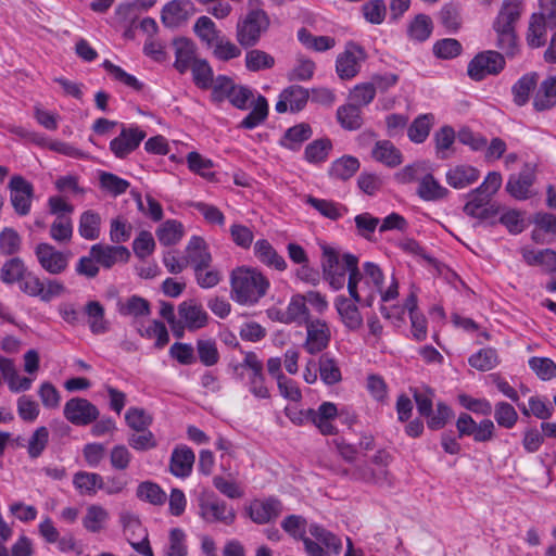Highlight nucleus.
Listing matches in <instances>:
<instances>
[{"instance_id": "64", "label": "nucleus", "mask_w": 556, "mask_h": 556, "mask_svg": "<svg viewBox=\"0 0 556 556\" xmlns=\"http://www.w3.org/2000/svg\"><path fill=\"white\" fill-rule=\"evenodd\" d=\"M494 418L500 427L510 429L516 425L518 414L509 403L498 402L494 407Z\"/></svg>"}, {"instance_id": "4", "label": "nucleus", "mask_w": 556, "mask_h": 556, "mask_svg": "<svg viewBox=\"0 0 556 556\" xmlns=\"http://www.w3.org/2000/svg\"><path fill=\"white\" fill-rule=\"evenodd\" d=\"M270 21L262 9H251L240 18L236 27V38L240 46L250 48L255 46L262 35L267 31Z\"/></svg>"}, {"instance_id": "25", "label": "nucleus", "mask_w": 556, "mask_h": 556, "mask_svg": "<svg viewBox=\"0 0 556 556\" xmlns=\"http://www.w3.org/2000/svg\"><path fill=\"white\" fill-rule=\"evenodd\" d=\"M85 314L93 334H102L109 331L110 323L105 319L104 307L99 301H89L85 305Z\"/></svg>"}, {"instance_id": "8", "label": "nucleus", "mask_w": 556, "mask_h": 556, "mask_svg": "<svg viewBox=\"0 0 556 556\" xmlns=\"http://www.w3.org/2000/svg\"><path fill=\"white\" fill-rule=\"evenodd\" d=\"M249 369V391L257 399H269L270 392L265 383L263 363L254 352H247L243 362L235 366V370Z\"/></svg>"}, {"instance_id": "53", "label": "nucleus", "mask_w": 556, "mask_h": 556, "mask_svg": "<svg viewBox=\"0 0 556 556\" xmlns=\"http://www.w3.org/2000/svg\"><path fill=\"white\" fill-rule=\"evenodd\" d=\"M275 65V59L269 53L253 49L245 54V67L250 72H258L271 68Z\"/></svg>"}, {"instance_id": "17", "label": "nucleus", "mask_w": 556, "mask_h": 556, "mask_svg": "<svg viewBox=\"0 0 556 556\" xmlns=\"http://www.w3.org/2000/svg\"><path fill=\"white\" fill-rule=\"evenodd\" d=\"M363 56L361 47L350 43L345 51L338 55L336 71L341 79H351L359 72V61Z\"/></svg>"}, {"instance_id": "60", "label": "nucleus", "mask_w": 556, "mask_h": 556, "mask_svg": "<svg viewBox=\"0 0 556 556\" xmlns=\"http://www.w3.org/2000/svg\"><path fill=\"white\" fill-rule=\"evenodd\" d=\"M528 364L541 380L547 381L556 377V364L548 357L533 356Z\"/></svg>"}, {"instance_id": "32", "label": "nucleus", "mask_w": 556, "mask_h": 556, "mask_svg": "<svg viewBox=\"0 0 556 556\" xmlns=\"http://www.w3.org/2000/svg\"><path fill=\"white\" fill-rule=\"evenodd\" d=\"M417 194L425 201H438L447 197L448 190L431 174H425L419 181Z\"/></svg>"}, {"instance_id": "42", "label": "nucleus", "mask_w": 556, "mask_h": 556, "mask_svg": "<svg viewBox=\"0 0 556 556\" xmlns=\"http://www.w3.org/2000/svg\"><path fill=\"white\" fill-rule=\"evenodd\" d=\"M337 118L340 125L348 130H356L363 125L361 108L351 102L338 108Z\"/></svg>"}, {"instance_id": "36", "label": "nucleus", "mask_w": 556, "mask_h": 556, "mask_svg": "<svg viewBox=\"0 0 556 556\" xmlns=\"http://www.w3.org/2000/svg\"><path fill=\"white\" fill-rule=\"evenodd\" d=\"M522 256L527 264L531 266H541L546 271L556 270V252L554 250L534 251L525 249Z\"/></svg>"}, {"instance_id": "52", "label": "nucleus", "mask_w": 556, "mask_h": 556, "mask_svg": "<svg viewBox=\"0 0 556 556\" xmlns=\"http://www.w3.org/2000/svg\"><path fill=\"white\" fill-rule=\"evenodd\" d=\"M186 534L184 530L174 528L169 531L168 542L164 547L163 556H187Z\"/></svg>"}, {"instance_id": "19", "label": "nucleus", "mask_w": 556, "mask_h": 556, "mask_svg": "<svg viewBox=\"0 0 556 556\" xmlns=\"http://www.w3.org/2000/svg\"><path fill=\"white\" fill-rule=\"evenodd\" d=\"M195 9L190 0H173L162 10V22L172 28L178 27L185 23Z\"/></svg>"}, {"instance_id": "11", "label": "nucleus", "mask_w": 556, "mask_h": 556, "mask_svg": "<svg viewBox=\"0 0 556 556\" xmlns=\"http://www.w3.org/2000/svg\"><path fill=\"white\" fill-rule=\"evenodd\" d=\"M200 516L207 522L229 526L236 519V511L224 501L207 497L200 501Z\"/></svg>"}, {"instance_id": "7", "label": "nucleus", "mask_w": 556, "mask_h": 556, "mask_svg": "<svg viewBox=\"0 0 556 556\" xmlns=\"http://www.w3.org/2000/svg\"><path fill=\"white\" fill-rule=\"evenodd\" d=\"M505 67L504 56L493 50L478 53L468 64L467 73L476 81L496 75Z\"/></svg>"}, {"instance_id": "49", "label": "nucleus", "mask_w": 556, "mask_h": 556, "mask_svg": "<svg viewBox=\"0 0 556 556\" xmlns=\"http://www.w3.org/2000/svg\"><path fill=\"white\" fill-rule=\"evenodd\" d=\"M433 29L430 16L418 14L408 25V36L412 40L422 42L427 40Z\"/></svg>"}, {"instance_id": "2", "label": "nucleus", "mask_w": 556, "mask_h": 556, "mask_svg": "<svg viewBox=\"0 0 556 556\" xmlns=\"http://www.w3.org/2000/svg\"><path fill=\"white\" fill-rule=\"evenodd\" d=\"M268 279L257 269L238 267L230 274L231 298L239 304H256L269 289Z\"/></svg>"}, {"instance_id": "58", "label": "nucleus", "mask_w": 556, "mask_h": 556, "mask_svg": "<svg viewBox=\"0 0 556 556\" xmlns=\"http://www.w3.org/2000/svg\"><path fill=\"white\" fill-rule=\"evenodd\" d=\"M211 87L212 100L216 103H220L226 99H230L232 92L236 91L238 85H236L231 78L224 75H219L215 78Z\"/></svg>"}, {"instance_id": "39", "label": "nucleus", "mask_w": 556, "mask_h": 556, "mask_svg": "<svg viewBox=\"0 0 556 556\" xmlns=\"http://www.w3.org/2000/svg\"><path fill=\"white\" fill-rule=\"evenodd\" d=\"M101 217L92 211H85L79 217L78 232L86 240H97L100 237Z\"/></svg>"}, {"instance_id": "55", "label": "nucleus", "mask_w": 556, "mask_h": 556, "mask_svg": "<svg viewBox=\"0 0 556 556\" xmlns=\"http://www.w3.org/2000/svg\"><path fill=\"white\" fill-rule=\"evenodd\" d=\"M118 312L124 316L141 317L151 313L149 302L138 295H132L119 304Z\"/></svg>"}, {"instance_id": "28", "label": "nucleus", "mask_w": 556, "mask_h": 556, "mask_svg": "<svg viewBox=\"0 0 556 556\" xmlns=\"http://www.w3.org/2000/svg\"><path fill=\"white\" fill-rule=\"evenodd\" d=\"M556 105V77L543 80L534 96L533 106L536 111H545Z\"/></svg>"}, {"instance_id": "29", "label": "nucleus", "mask_w": 556, "mask_h": 556, "mask_svg": "<svg viewBox=\"0 0 556 556\" xmlns=\"http://www.w3.org/2000/svg\"><path fill=\"white\" fill-rule=\"evenodd\" d=\"M371 156L388 167H395L403 161L400 150L389 140L377 141Z\"/></svg>"}, {"instance_id": "63", "label": "nucleus", "mask_w": 556, "mask_h": 556, "mask_svg": "<svg viewBox=\"0 0 556 556\" xmlns=\"http://www.w3.org/2000/svg\"><path fill=\"white\" fill-rule=\"evenodd\" d=\"M463 51V47L457 39L445 38L438 40L433 45V53L442 60H450L458 56Z\"/></svg>"}, {"instance_id": "40", "label": "nucleus", "mask_w": 556, "mask_h": 556, "mask_svg": "<svg viewBox=\"0 0 556 556\" xmlns=\"http://www.w3.org/2000/svg\"><path fill=\"white\" fill-rule=\"evenodd\" d=\"M311 535L316 540L315 542L321 547L323 544L327 551H325L329 556L330 553L339 554L342 547L341 540L334 535L332 532L327 529L313 523L308 529Z\"/></svg>"}, {"instance_id": "44", "label": "nucleus", "mask_w": 556, "mask_h": 556, "mask_svg": "<svg viewBox=\"0 0 556 556\" xmlns=\"http://www.w3.org/2000/svg\"><path fill=\"white\" fill-rule=\"evenodd\" d=\"M547 27H549L547 21L531 15L527 31V42L531 48H540L545 45Z\"/></svg>"}, {"instance_id": "35", "label": "nucleus", "mask_w": 556, "mask_h": 556, "mask_svg": "<svg viewBox=\"0 0 556 556\" xmlns=\"http://www.w3.org/2000/svg\"><path fill=\"white\" fill-rule=\"evenodd\" d=\"M539 75L534 72L525 74L513 86L511 92L514 102L518 106H523L528 101L531 92L538 86Z\"/></svg>"}, {"instance_id": "59", "label": "nucleus", "mask_w": 556, "mask_h": 556, "mask_svg": "<svg viewBox=\"0 0 556 556\" xmlns=\"http://www.w3.org/2000/svg\"><path fill=\"white\" fill-rule=\"evenodd\" d=\"M137 496L153 505H161L166 500V493L154 482H141L137 488Z\"/></svg>"}, {"instance_id": "21", "label": "nucleus", "mask_w": 556, "mask_h": 556, "mask_svg": "<svg viewBox=\"0 0 556 556\" xmlns=\"http://www.w3.org/2000/svg\"><path fill=\"white\" fill-rule=\"evenodd\" d=\"M195 455L187 445L176 446L170 455L169 471L177 478H187L191 475Z\"/></svg>"}, {"instance_id": "45", "label": "nucleus", "mask_w": 556, "mask_h": 556, "mask_svg": "<svg viewBox=\"0 0 556 556\" xmlns=\"http://www.w3.org/2000/svg\"><path fill=\"white\" fill-rule=\"evenodd\" d=\"M306 203L314 207L320 215L331 220L339 219L343 212H346V207L326 199H318L313 195L306 197Z\"/></svg>"}, {"instance_id": "15", "label": "nucleus", "mask_w": 556, "mask_h": 556, "mask_svg": "<svg viewBox=\"0 0 556 556\" xmlns=\"http://www.w3.org/2000/svg\"><path fill=\"white\" fill-rule=\"evenodd\" d=\"M89 253L104 268H111L118 262L125 263L130 257L128 249L123 245L97 243L90 248Z\"/></svg>"}, {"instance_id": "13", "label": "nucleus", "mask_w": 556, "mask_h": 556, "mask_svg": "<svg viewBox=\"0 0 556 556\" xmlns=\"http://www.w3.org/2000/svg\"><path fill=\"white\" fill-rule=\"evenodd\" d=\"M281 527L294 539H301L303 541L305 551L309 556H329L316 542L304 535L306 520L302 516L290 515L286 517L281 522Z\"/></svg>"}, {"instance_id": "16", "label": "nucleus", "mask_w": 556, "mask_h": 556, "mask_svg": "<svg viewBox=\"0 0 556 556\" xmlns=\"http://www.w3.org/2000/svg\"><path fill=\"white\" fill-rule=\"evenodd\" d=\"M282 509V503L275 497L254 500L249 506V516L255 523L264 525L278 518Z\"/></svg>"}, {"instance_id": "51", "label": "nucleus", "mask_w": 556, "mask_h": 556, "mask_svg": "<svg viewBox=\"0 0 556 556\" xmlns=\"http://www.w3.org/2000/svg\"><path fill=\"white\" fill-rule=\"evenodd\" d=\"M433 115L424 114L414 119L412 125L408 127V138L415 143L424 142L429 136L430 129L433 125Z\"/></svg>"}, {"instance_id": "14", "label": "nucleus", "mask_w": 556, "mask_h": 556, "mask_svg": "<svg viewBox=\"0 0 556 556\" xmlns=\"http://www.w3.org/2000/svg\"><path fill=\"white\" fill-rule=\"evenodd\" d=\"M146 138V132L138 127L123 128L119 136L110 142V149L118 159L126 157L136 150Z\"/></svg>"}, {"instance_id": "33", "label": "nucleus", "mask_w": 556, "mask_h": 556, "mask_svg": "<svg viewBox=\"0 0 556 556\" xmlns=\"http://www.w3.org/2000/svg\"><path fill=\"white\" fill-rule=\"evenodd\" d=\"M317 365L320 379L325 384L333 386L342 380V374L338 361L329 353H324L319 357Z\"/></svg>"}, {"instance_id": "62", "label": "nucleus", "mask_w": 556, "mask_h": 556, "mask_svg": "<svg viewBox=\"0 0 556 556\" xmlns=\"http://www.w3.org/2000/svg\"><path fill=\"white\" fill-rule=\"evenodd\" d=\"M193 80L200 88L207 89L213 81V70L206 60H195L191 66Z\"/></svg>"}, {"instance_id": "5", "label": "nucleus", "mask_w": 556, "mask_h": 556, "mask_svg": "<svg viewBox=\"0 0 556 556\" xmlns=\"http://www.w3.org/2000/svg\"><path fill=\"white\" fill-rule=\"evenodd\" d=\"M321 270L324 279L330 288L338 291L346 285L349 269L345 261V253L340 255L339 251L327 244L321 245Z\"/></svg>"}, {"instance_id": "57", "label": "nucleus", "mask_w": 556, "mask_h": 556, "mask_svg": "<svg viewBox=\"0 0 556 556\" xmlns=\"http://www.w3.org/2000/svg\"><path fill=\"white\" fill-rule=\"evenodd\" d=\"M331 149L332 143L329 139H317L305 148L304 157L309 163H321L327 160Z\"/></svg>"}, {"instance_id": "46", "label": "nucleus", "mask_w": 556, "mask_h": 556, "mask_svg": "<svg viewBox=\"0 0 556 556\" xmlns=\"http://www.w3.org/2000/svg\"><path fill=\"white\" fill-rule=\"evenodd\" d=\"M268 115V103L265 97L258 96L253 103L252 111L241 121L239 127L253 129L262 124Z\"/></svg>"}, {"instance_id": "47", "label": "nucleus", "mask_w": 556, "mask_h": 556, "mask_svg": "<svg viewBox=\"0 0 556 556\" xmlns=\"http://www.w3.org/2000/svg\"><path fill=\"white\" fill-rule=\"evenodd\" d=\"M109 519V513L100 505H90L87 507L86 515L83 518V525L89 532L98 533Z\"/></svg>"}, {"instance_id": "50", "label": "nucleus", "mask_w": 556, "mask_h": 556, "mask_svg": "<svg viewBox=\"0 0 556 556\" xmlns=\"http://www.w3.org/2000/svg\"><path fill=\"white\" fill-rule=\"evenodd\" d=\"M193 30L197 36L208 47H212L222 36L220 31L216 28L215 23L205 15L200 16L197 20L193 26Z\"/></svg>"}, {"instance_id": "41", "label": "nucleus", "mask_w": 556, "mask_h": 556, "mask_svg": "<svg viewBox=\"0 0 556 556\" xmlns=\"http://www.w3.org/2000/svg\"><path fill=\"white\" fill-rule=\"evenodd\" d=\"M312 128L308 124L301 123L289 128L281 139V144L290 150H298L302 143L312 137Z\"/></svg>"}, {"instance_id": "6", "label": "nucleus", "mask_w": 556, "mask_h": 556, "mask_svg": "<svg viewBox=\"0 0 556 556\" xmlns=\"http://www.w3.org/2000/svg\"><path fill=\"white\" fill-rule=\"evenodd\" d=\"M40 267L50 275H61L68 268L73 253L70 250H59L53 244L40 242L34 249Z\"/></svg>"}, {"instance_id": "27", "label": "nucleus", "mask_w": 556, "mask_h": 556, "mask_svg": "<svg viewBox=\"0 0 556 556\" xmlns=\"http://www.w3.org/2000/svg\"><path fill=\"white\" fill-rule=\"evenodd\" d=\"M73 484L81 495L93 496L98 490L104 489L101 475L88 471H78L73 477Z\"/></svg>"}, {"instance_id": "61", "label": "nucleus", "mask_w": 556, "mask_h": 556, "mask_svg": "<svg viewBox=\"0 0 556 556\" xmlns=\"http://www.w3.org/2000/svg\"><path fill=\"white\" fill-rule=\"evenodd\" d=\"M212 48L213 55L224 62L241 55V49L225 36H220Z\"/></svg>"}, {"instance_id": "37", "label": "nucleus", "mask_w": 556, "mask_h": 556, "mask_svg": "<svg viewBox=\"0 0 556 556\" xmlns=\"http://www.w3.org/2000/svg\"><path fill=\"white\" fill-rule=\"evenodd\" d=\"M359 169V161L352 155H344L332 162L329 168L331 178L348 180Z\"/></svg>"}, {"instance_id": "23", "label": "nucleus", "mask_w": 556, "mask_h": 556, "mask_svg": "<svg viewBox=\"0 0 556 556\" xmlns=\"http://www.w3.org/2000/svg\"><path fill=\"white\" fill-rule=\"evenodd\" d=\"M178 314L189 330H198L206 326L207 313L200 304L193 301H185L178 306Z\"/></svg>"}, {"instance_id": "48", "label": "nucleus", "mask_w": 556, "mask_h": 556, "mask_svg": "<svg viewBox=\"0 0 556 556\" xmlns=\"http://www.w3.org/2000/svg\"><path fill=\"white\" fill-rule=\"evenodd\" d=\"M49 235L56 243H68L73 237V220L71 216L55 217L50 225Z\"/></svg>"}, {"instance_id": "54", "label": "nucleus", "mask_w": 556, "mask_h": 556, "mask_svg": "<svg viewBox=\"0 0 556 556\" xmlns=\"http://www.w3.org/2000/svg\"><path fill=\"white\" fill-rule=\"evenodd\" d=\"M469 364L480 371L491 370L498 364L497 352L492 348L482 349L469 357Z\"/></svg>"}, {"instance_id": "10", "label": "nucleus", "mask_w": 556, "mask_h": 556, "mask_svg": "<svg viewBox=\"0 0 556 556\" xmlns=\"http://www.w3.org/2000/svg\"><path fill=\"white\" fill-rule=\"evenodd\" d=\"M10 201L16 214L25 216L30 212L34 186L24 177L15 175L9 182Z\"/></svg>"}, {"instance_id": "22", "label": "nucleus", "mask_w": 556, "mask_h": 556, "mask_svg": "<svg viewBox=\"0 0 556 556\" xmlns=\"http://www.w3.org/2000/svg\"><path fill=\"white\" fill-rule=\"evenodd\" d=\"M186 266L191 265L193 270L199 267H207L212 263V255L207 244L201 237L193 236L186 247Z\"/></svg>"}, {"instance_id": "9", "label": "nucleus", "mask_w": 556, "mask_h": 556, "mask_svg": "<svg viewBox=\"0 0 556 556\" xmlns=\"http://www.w3.org/2000/svg\"><path fill=\"white\" fill-rule=\"evenodd\" d=\"M63 415L75 426H88L98 420L100 412L87 399L73 397L65 403Z\"/></svg>"}, {"instance_id": "1", "label": "nucleus", "mask_w": 556, "mask_h": 556, "mask_svg": "<svg viewBox=\"0 0 556 556\" xmlns=\"http://www.w3.org/2000/svg\"><path fill=\"white\" fill-rule=\"evenodd\" d=\"M345 261L349 269L346 282L349 295L359 305L371 307L376 295L383 287L382 269L374 262H366L361 270L358 257L351 253H345Z\"/></svg>"}, {"instance_id": "20", "label": "nucleus", "mask_w": 556, "mask_h": 556, "mask_svg": "<svg viewBox=\"0 0 556 556\" xmlns=\"http://www.w3.org/2000/svg\"><path fill=\"white\" fill-rule=\"evenodd\" d=\"M534 178L533 167L526 164L519 174L510 175L506 184V190L515 199L526 200L530 197V188Z\"/></svg>"}, {"instance_id": "38", "label": "nucleus", "mask_w": 556, "mask_h": 556, "mask_svg": "<svg viewBox=\"0 0 556 556\" xmlns=\"http://www.w3.org/2000/svg\"><path fill=\"white\" fill-rule=\"evenodd\" d=\"M185 230L180 222L167 219L156 229V237L163 245L177 244L184 237Z\"/></svg>"}, {"instance_id": "31", "label": "nucleus", "mask_w": 556, "mask_h": 556, "mask_svg": "<svg viewBox=\"0 0 556 556\" xmlns=\"http://www.w3.org/2000/svg\"><path fill=\"white\" fill-rule=\"evenodd\" d=\"M255 256L265 265L274 267L277 270H285L287 263L279 255L273 245L265 239L257 240L254 244Z\"/></svg>"}, {"instance_id": "26", "label": "nucleus", "mask_w": 556, "mask_h": 556, "mask_svg": "<svg viewBox=\"0 0 556 556\" xmlns=\"http://www.w3.org/2000/svg\"><path fill=\"white\" fill-rule=\"evenodd\" d=\"M175 46V68L179 73L187 72L188 68H190L193 64L195 59V46L194 43L187 39V38H179L174 41Z\"/></svg>"}, {"instance_id": "18", "label": "nucleus", "mask_w": 556, "mask_h": 556, "mask_svg": "<svg viewBox=\"0 0 556 556\" xmlns=\"http://www.w3.org/2000/svg\"><path fill=\"white\" fill-rule=\"evenodd\" d=\"M357 302L345 295H338L334 299V307L340 320L350 331H357L363 326V316L358 309Z\"/></svg>"}, {"instance_id": "24", "label": "nucleus", "mask_w": 556, "mask_h": 556, "mask_svg": "<svg viewBox=\"0 0 556 556\" xmlns=\"http://www.w3.org/2000/svg\"><path fill=\"white\" fill-rule=\"evenodd\" d=\"M480 177V172L471 165H457L446 172V182L455 189H464L475 184Z\"/></svg>"}, {"instance_id": "34", "label": "nucleus", "mask_w": 556, "mask_h": 556, "mask_svg": "<svg viewBox=\"0 0 556 556\" xmlns=\"http://www.w3.org/2000/svg\"><path fill=\"white\" fill-rule=\"evenodd\" d=\"M522 4L518 0H505L493 23V26L515 28L521 16Z\"/></svg>"}, {"instance_id": "56", "label": "nucleus", "mask_w": 556, "mask_h": 556, "mask_svg": "<svg viewBox=\"0 0 556 556\" xmlns=\"http://www.w3.org/2000/svg\"><path fill=\"white\" fill-rule=\"evenodd\" d=\"M26 274L24 262L20 257H13L7 261L0 270V278L4 283L12 285Z\"/></svg>"}, {"instance_id": "12", "label": "nucleus", "mask_w": 556, "mask_h": 556, "mask_svg": "<svg viewBox=\"0 0 556 556\" xmlns=\"http://www.w3.org/2000/svg\"><path fill=\"white\" fill-rule=\"evenodd\" d=\"M306 340L303 344L305 351L312 355L324 351L330 342L331 332L326 321L309 320L306 324Z\"/></svg>"}, {"instance_id": "43", "label": "nucleus", "mask_w": 556, "mask_h": 556, "mask_svg": "<svg viewBox=\"0 0 556 556\" xmlns=\"http://www.w3.org/2000/svg\"><path fill=\"white\" fill-rule=\"evenodd\" d=\"M285 321L287 324L292 323H307L309 321V312L305 303V299L303 294H298L292 296L290 303L286 308Z\"/></svg>"}, {"instance_id": "30", "label": "nucleus", "mask_w": 556, "mask_h": 556, "mask_svg": "<svg viewBox=\"0 0 556 556\" xmlns=\"http://www.w3.org/2000/svg\"><path fill=\"white\" fill-rule=\"evenodd\" d=\"M468 202L464 206V212L475 218L485 219L491 216L492 212L488 207L491 198L485 193L479 192L476 188L468 193Z\"/></svg>"}, {"instance_id": "3", "label": "nucleus", "mask_w": 556, "mask_h": 556, "mask_svg": "<svg viewBox=\"0 0 556 556\" xmlns=\"http://www.w3.org/2000/svg\"><path fill=\"white\" fill-rule=\"evenodd\" d=\"M285 413L294 425H304L311 421L324 435L337 433V428L331 421L338 416V408L332 402H324L317 410L313 408L303 410L296 407H286Z\"/></svg>"}]
</instances>
